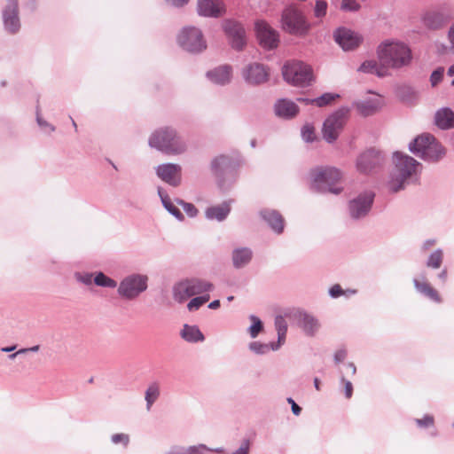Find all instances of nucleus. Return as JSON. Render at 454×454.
Masks as SVG:
<instances>
[{"mask_svg": "<svg viewBox=\"0 0 454 454\" xmlns=\"http://www.w3.org/2000/svg\"><path fill=\"white\" fill-rule=\"evenodd\" d=\"M395 167L390 175L388 189L391 192H398L417 179L418 168L420 163L414 158L395 152L393 155Z\"/></svg>", "mask_w": 454, "mask_h": 454, "instance_id": "f257e3e1", "label": "nucleus"}, {"mask_svg": "<svg viewBox=\"0 0 454 454\" xmlns=\"http://www.w3.org/2000/svg\"><path fill=\"white\" fill-rule=\"evenodd\" d=\"M149 145L167 155H180L187 151L186 142L172 127H162L153 132Z\"/></svg>", "mask_w": 454, "mask_h": 454, "instance_id": "f03ea898", "label": "nucleus"}, {"mask_svg": "<svg viewBox=\"0 0 454 454\" xmlns=\"http://www.w3.org/2000/svg\"><path fill=\"white\" fill-rule=\"evenodd\" d=\"M409 150L425 161L436 163L446 155L445 147L431 133H422L410 144Z\"/></svg>", "mask_w": 454, "mask_h": 454, "instance_id": "7ed1b4c3", "label": "nucleus"}, {"mask_svg": "<svg viewBox=\"0 0 454 454\" xmlns=\"http://www.w3.org/2000/svg\"><path fill=\"white\" fill-rule=\"evenodd\" d=\"M311 188L318 192L340 194L343 188L338 186L342 178L341 171L331 166L316 167L309 171Z\"/></svg>", "mask_w": 454, "mask_h": 454, "instance_id": "20e7f679", "label": "nucleus"}, {"mask_svg": "<svg viewBox=\"0 0 454 454\" xmlns=\"http://www.w3.org/2000/svg\"><path fill=\"white\" fill-rule=\"evenodd\" d=\"M378 59L383 67L400 68L408 66L411 60L410 48L402 43L386 41L377 50Z\"/></svg>", "mask_w": 454, "mask_h": 454, "instance_id": "39448f33", "label": "nucleus"}, {"mask_svg": "<svg viewBox=\"0 0 454 454\" xmlns=\"http://www.w3.org/2000/svg\"><path fill=\"white\" fill-rule=\"evenodd\" d=\"M280 25L284 32L298 37H305L311 29V24L304 12L294 6L286 7L282 11Z\"/></svg>", "mask_w": 454, "mask_h": 454, "instance_id": "423d86ee", "label": "nucleus"}, {"mask_svg": "<svg viewBox=\"0 0 454 454\" xmlns=\"http://www.w3.org/2000/svg\"><path fill=\"white\" fill-rule=\"evenodd\" d=\"M282 74L285 81L297 87H308L314 80L312 68L301 61L287 62Z\"/></svg>", "mask_w": 454, "mask_h": 454, "instance_id": "0eeeda50", "label": "nucleus"}, {"mask_svg": "<svg viewBox=\"0 0 454 454\" xmlns=\"http://www.w3.org/2000/svg\"><path fill=\"white\" fill-rule=\"evenodd\" d=\"M349 112L348 106H341L324 121L322 134L327 143L332 144L337 140L348 119Z\"/></svg>", "mask_w": 454, "mask_h": 454, "instance_id": "6e6552de", "label": "nucleus"}, {"mask_svg": "<svg viewBox=\"0 0 454 454\" xmlns=\"http://www.w3.org/2000/svg\"><path fill=\"white\" fill-rule=\"evenodd\" d=\"M211 286V284L201 279H185L174 286L173 296L176 301L182 303L191 297L209 291Z\"/></svg>", "mask_w": 454, "mask_h": 454, "instance_id": "1a4fd4ad", "label": "nucleus"}, {"mask_svg": "<svg viewBox=\"0 0 454 454\" xmlns=\"http://www.w3.org/2000/svg\"><path fill=\"white\" fill-rule=\"evenodd\" d=\"M179 45L185 51L199 53L207 48L202 32L195 27H184L177 36Z\"/></svg>", "mask_w": 454, "mask_h": 454, "instance_id": "9d476101", "label": "nucleus"}, {"mask_svg": "<svg viewBox=\"0 0 454 454\" xmlns=\"http://www.w3.org/2000/svg\"><path fill=\"white\" fill-rule=\"evenodd\" d=\"M238 162L227 155H220L211 161V170L217 178L221 188L225 186V179L235 178Z\"/></svg>", "mask_w": 454, "mask_h": 454, "instance_id": "9b49d317", "label": "nucleus"}, {"mask_svg": "<svg viewBox=\"0 0 454 454\" xmlns=\"http://www.w3.org/2000/svg\"><path fill=\"white\" fill-rule=\"evenodd\" d=\"M147 282L148 277L146 275H129L120 283L118 293L123 298L133 299L146 290Z\"/></svg>", "mask_w": 454, "mask_h": 454, "instance_id": "f8f14e48", "label": "nucleus"}, {"mask_svg": "<svg viewBox=\"0 0 454 454\" xmlns=\"http://www.w3.org/2000/svg\"><path fill=\"white\" fill-rule=\"evenodd\" d=\"M375 194L371 191H365L358 194L348 202V214L353 220H360L366 217L372 209Z\"/></svg>", "mask_w": 454, "mask_h": 454, "instance_id": "ddd939ff", "label": "nucleus"}, {"mask_svg": "<svg viewBox=\"0 0 454 454\" xmlns=\"http://www.w3.org/2000/svg\"><path fill=\"white\" fill-rule=\"evenodd\" d=\"M385 161L381 152L369 149L361 153L356 160V168L360 173L369 174L380 168Z\"/></svg>", "mask_w": 454, "mask_h": 454, "instance_id": "4468645a", "label": "nucleus"}, {"mask_svg": "<svg viewBox=\"0 0 454 454\" xmlns=\"http://www.w3.org/2000/svg\"><path fill=\"white\" fill-rule=\"evenodd\" d=\"M223 30L229 39L231 47L236 51H242L247 43L244 27L235 20H225Z\"/></svg>", "mask_w": 454, "mask_h": 454, "instance_id": "2eb2a0df", "label": "nucleus"}, {"mask_svg": "<svg viewBox=\"0 0 454 454\" xmlns=\"http://www.w3.org/2000/svg\"><path fill=\"white\" fill-rule=\"evenodd\" d=\"M255 31L261 46L267 50H272L278 47L279 43V35L267 22L258 20L255 22Z\"/></svg>", "mask_w": 454, "mask_h": 454, "instance_id": "dca6fc26", "label": "nucleus"}, {"mask_svg": "<svg viewBox=\"0 0 454 454\" xmlns=\"http://www.w3.org/2000/svg\"><path fill=\"white\" fill-rule=\"evenodd\" d=\"M6 1L7 4L2 12L4 27L9 34H16L20 28L18 0Z\"/></svg>", "mask_w": 454, "mask_h": 454, "instance_id": "f3484780", "label": "nucleus"}, {"mask_svg": "<svg viewBox=\"0 0 454 454\" xmlns=\"http://www.w3.org/2000/svg\"><path fill=\"white\" fill-rule=\"evenodd\" d=\"M157 176L168 184L176 187L181 184L182 167L176 163H163L155 168Z\"/></svg>", "mask_w": 454, "mask_h": 454, "instance_id": "a211bd4d", "label": "nucleus"}, {"mask_svg": "<svg viewBox=\"0 0 454 454\" xmlns=\"http://www.w3.org/2000/svg\"><path fill=\"white\" fill-rule=\"evenodd\" d=\"M242 77L248 84L259 85L268 81L269 70L260 63L248 64L242 70Z\"/></svg>", "mask_w": 454, "mask_h": 454, "instance_id": "6ab92c4d", "label": "nucleus"}, {"mask_svg": "<svg viewBox=\"0 0 454 454\" xmlns=\"http://www.w3.org/2000/svg\"><path fill=\"white\" fill-rule=\"evenodd\" d=\"M333 37L344 51L354 50L362 42V37L358 34L346 27L337 28L333 33Z\"/></svg>", "mask_w": 454, "mask_h": 454, "instance_id": "aec40b11", "label": "nucleus"}, {"mask_svg": "<svg viewBox=\"0 0 454 454\" xmlns=\"http://www.w3.org/2000/svg\"><path fill=\"white\" fill-rule=\"evenodd\" d=\"M197 11L204 17L219 18L226 10L223 0H198Z\"/></svg>", "mask_w": 454, "mask_h": 454, "instance_id": "412c9836", "label": "nucleus"}, {"mask_svg": "<svg viewBox=\"0 0 454 454\" xmlns=\"http://www.w3.org/2000/svg\"><path fill=\"white\" fill-rule=\"evenodd\" d=\"M274 111L277 116L289 120L298 114L299 106L290 99L281 98L275 103Z\"/></svg>", "mask_w": 454, "mask_h": 454, "instance_id": "4be33fe9", "label": "nucleus"}, {"mask_svg": "<svg viewBox=\"0 0 454 454\" xmlns=\"http://www.w3.org/2000/svg\"><path fill=\"white\" fill-rule=\"evenodd\" d=\"M262 218L277 234H281L285 227V220L279 212L274 209H262L260 211Z\"/></svg>", "mask_w": 454, "mask_h": 454, "instance_id": "5701e85b", "label": "nucleus"}, {"mask_svg": "<svg viewBox=\"0 0 454 454\" xmlns=\"http://www.w3.org/2000/svg\"><path fill=\"white\" fill-rule=\"evenodd\" d=\"M449 20L448 15L438 11L427 12L422 17L424 26L431 30L442 28Z\"/></svg>", "mask_w": 454, "mask_h": 454, "instance_id": "b1692460", "label": "nucleus"}, {"mask_svg": "<svg viewBox=\"0 0 454 454\" xmlns=\"http://www.w3.org/2000/svg\"><path fill=\"white\" fill-rule=\"evenodd\" d=\"M434 124L442 130L454 129V112L449 107L438 109L434 116Z\"/></svg>", "mask_w": 454, "mask_h": 454, "instance_id": "393cba45", "label": "nucleus"}, {"mask_svg": "<svg viewBox=\"0 0 454 454\" xmlns=\"http://www.w3.org/2000/svg\"><path fill=\"white\" fill-rule=\"evenodd\" d=\"M381 99L379 96L354 102L357 112L364 117L377 113L381 107Z\"/></svg>", "mask_w": 454, "mask_h": 454, "instance_id": "a878e982", "label": "nucleus"}, {"mask_svg": "<svg viewBox=\"0 0 454 454\" xmlns=\"http://www.w3.org/2000/svg\"><path fill=\"white\" fill-rule=\"evenodd\" d=\"M207 77L217 85H225L231 82V67L224 65L215 67L207 73Z\"/></svg>", "mask_w": 454, "mask_h": 454, "instance_id": "bb28decb", "label": "nucleus"}, {"mask_svg": "<svg viewBox=\"0 0 454 454\" xmlns=\"http://www.w3.org/2000/svg\"><path fill=\"white\" fill-rule=\"evenodd\" d=\"M253 252L249 247H237L231 254L232 265L235 269H241L249 264Z\"/></svg>", "mask_w": 454, "mask_h": 454, "instance_id": "cd10ccee", "label": "nucleus"}, {"mask_svg": "<svg viewBox=\"0 0 454 454\" xmlns=\"http://www.w3.org/2000/svg\"><path fill=\"white\" fill-rule=\"evenodd\" d=\"M231 211V206L228 202H223L221 205L209 207L205 212V215L209 220H217L218 222L223 221Z\"/></svg>", "mask_w": 454, "mask_h": 454, "instance_id": "c85d7f7f", "label": "nucleus"}, {"mask_svg": "<svg viewBox=\"0 0 454 454\" xmlns=\"http://www.w3.org/2000/svg\"><path fill=\"white\" fill-rule=\"evenodd\" d=\"M415 289L418 293L428 298L434 302H440L441 298L438 292L427 282L419 281L417 278L413 279Z\"/></svg>", "mask_w": 454, "mask_h": 454, "instance_id": "c756f323", "label": "nucleus"}, {"mask_svg": "<svg viewBox=\"0 0 454 454\" xmlns=\"http://www.w3.org/2000/svg\"><path fill=\"white\" fill-rule=\"evenodd\" d=\"M158 195L160 198L163 207L166 208V210H168L169 214H171L179 221L184 220V215L182 212L172 204L167 192L160 187L158 188Z\"/></svg>", "mask_w": 454, "mask_h": 454, "instance_id": "7c9ffc66", "label": "nucleus"}, {"mask_svg": "<svg viewBox=\"0 0 454 454\" xmlns=\"http://www.w3.org/2000/svg\"><path fill=\"white\" fill-rule=\"evenodd\" d=\"M387 67L378 64L375 60H366L359 67V71L368 74H375L379 77H384L387 74Z\"/></svg>", "mask_w": 454, "mask_h": 454, "instance_id": "2f4dec72", "label": "nucleus"}, {"mask_svg": "<svg viewBox=\"0 0 454 454\" xmlns=\"http://www.w3.org/2000/svg\"><path fill=\"white\" fill-rule=\"evenodd\" d=\"M181 336L189 342L202 341L204 340V335L195 325H184L181 331Z\"/></svg>", "mask_w": 454, "mask_h": 454, "instance_id": "473e14b6", "label": "nucleus"}, {"mask_svg": "<svg viewBox=\"0 0 454 454\" xmlns=\"http://www.w3.org/2000/svg\"><path fill=\"white\" fill-rule=\"evenodd\" d=\"M275 325H276V328H277L278 335V344L276 348H274L275 349H277V348H278L279 346H281L285 342L286 334V331H287V325H286V322L282 315H278L276 317Z\"/></svg>", "mask_w": 454, "mask_h": 454, "instance_id": "72a5a7b5", "label": "nucleus"}, {"mask_svg": "<svg viewBox=\"0 0 454 454\" xmlns=\"http://www.w3.org/2000/svg\"><path fill=\"white\" fill-rule=\"evenodd\" d=\"M443 261V252L442 249H436L428 256L426 265L431 269H439Z\"/></svg>", "mask_w": 454, "mask_h": 454, "instance_id": "f704fd0d", "label": "nucleus"}, {"mask_svg": "<svg viewBox=\"0 0 454 454\" xmlns=\"http://www.w3.org/2000/svg\"><path fill=\"white\" fill-rule=\"evenodd\" d=\"M160 395V387L157 383L149 385L145 391V401L147 403V410H150L153 403L157 400Z\"/></svg>", "mask_w": 454, "mask_h": 454, "instance_id": "c9c22d12", "label": "nucleus"}, {"mask_svg": "<svg viewBox=\"0 0 454 454\" xmlns=\"http://www.w3.org/2000/svg\"><path fill=\"white\" fill-rule=\"evenodd\" d=\"M301 325L302 329L309 334H312L317 328V323L315 318L309 314H302L301 319Z\"/></svg>", "mask_w": 454, "mask_h": 454, "instance_id": "e433bc0d", "label": "nucleus"}, {"mask_svg": "<svg viewBox=\"0 0 454 454\" xmlns=\"http://www.w3.org/2000/svg\"><path fill=\"white\" fill-rule=\"evenodd\" d=\"M328 294L329 295L332 297V298H339L340 296H346V297H349L350 295H354L355 294H356V290L355 289H342V287L340 286V285L339 284H335L333 285V286L330 287L329 291H328Z\"/></svg>", "mask_w": 454, "mask_h": 454, "instance_id": "4c0bfd02", "label": "nucleus"}, {"mask_svg": "<svg viewBox=\"0 0 454 454\" xmlns=\"http://www.w3.org/2000/svg\"><path fill=\"white\" fill-rule=\"evenodd\" d=\"M340 95L337 93H324L318 98H312V101L315 102V105L318 107H323L332 104L335 99L339 98Z\"/></svg>", "mask_w": 454, "mask_h": 454, "instance_id": "58836bf2", "label": "nucleus"}, {"mask_svg": "<svg viewBox=\"0 0 454 454\" xmlns=\"http://www.w3.org/2000/svg\"><path fill=\"white\" fill-rule=\"evenodd\" d=\"M94 283L98 286H104V287H110L114 288L117 286V283L113 278H110L109 277L106 276L102 272H98L94 279Z\"/></svg>", "mask_w": 454, "mask_h": 454, "instance_id": "ea45409f", "label": "nucleus"}, {"mask_svg": "<svg viewBox=\"0 0 454 454\" xmlns=\"http://www.w3.org/2000/svg\"><path fill=\"white\" fill-rule=\"evenodd\" d=\"M209 301V294H204L193 297L187 303L186 308L190 311L198 310L200 309L202 305Z\"/></svg>", "mask_w": 454, "mask_h": 454, "instance_id": "a19ab883", "label": "nucleus"}, {"mask_svg": "<svg viewBox=\"0 0 454 454\" xmlns=\"http://www.w3.org/2000/svg\"><path fill=\"white\" fill-rule=\"evenodd\" d=\"M203 450L215 451V452H218V453L223 451V450H221V449L212 450V449H208L204 444H200L199 446H190L186 450H184L183 451L178 452L176 454H205L203 452Z\"/></svg>", "mask_w": 454, "mask_h": 454, "instance_id": "79ce46f5", "label": "nucleus"}, {"mask_svg": "<svg viewBox=\"0 0 454 454\" xmlns=\"http://www.w3.org/2000/svg\"><path fill=\"white\" fill-rule=\"evenodd\" d=\"M398 95L403 101H411L417 98L416 90L410 86H402L398 89Z\"/></svg>", "mask_w": 454, "mask_h": 454, "instance_id": "37998d69", "label": "nucleus"}, {"mask_svg": "<svg viewBox=\"0 0 454 454\" xmlns=\"http://www.w3.org/2000/svg\"><path fill=\"white\" fill-rule=\"evenodd\" d=\"M327 7L328 4L325 0H317L313 9L314 16L317 19H323L326 15Z\"/></svg>", "mask_w": 454, "mask_h": 454, "instance_id": "c03bdc74", "label": "nucleus"}, {"mask_svg": "<svg viewBox=\"0 0 454 454\" xmlns=\"http://www.w3.org/2000/svg\"><path fill=\"white\" fill-rule=\"evenodd\" d=\"M252 325L249 327V333L252 338H255L262 330V322L256 317H251Z\"/></svg>", "mask_w": 454, "mask_h": 454, "instance_id": "a18cd8bd", "label": "nucleus"}, {"mask_svg": "<svg viewBox=\"0 0 454 454\" xmlns=\"http://www.w3.org/2000/svg\"><path fill=\"white\" fill-rule=\"evenodd\" d=\"M301 137L304 141L309 143L313 142L316 138L315 129L311 124H305L301 128Z\"/></svg>", "mask_w": 454, "mask_h": 454, "instance_id": "49530a36", "label": "nucleus"}, {"mask_svg": "<svg viewBox=\"0 0 454 454\" xmlns=\"http://www.w3.org/2000/svg\"><path fill=\"white\" fill-rule=\"evenodd\" d=\"M340 8L343 12H357L361 5L356 0H341Z\"/></svg>", "mask_w": 454, "mask_h": 454, "instance_id": "de8ad7c7", "label": "nucleus"}, {"mask_svg": "<svg viewBox=\"0 0 454 454\" xmlns=\"http://www.w3.org/2000/svg\"><path fill=\"white\" fill-rule=\"evenodd\" d=\"M176 202L178 205H180L183 207V209L185 211V213L189 216L193 217V216L197 215L198 209L195 207V206L193 204L185 202L182 200H177Z\"/></svg>", "mask_w": 454, "mask_h": 454, "instance_id": "09e8293b", "label": "nucleus"}, {"mask_svg": "<svg viewBox=\"0 0 454 454\" xmlns=\"http://www.w3.org/2000/svg\"><path fill=\"white\" fill-rule=\"evenodd\" d=\"M444 73L443 67H438L435 69L430 76V82L433 87L436 86L442 79Z\"/></svg>", "mask_w": 454, "mask_h": 454, "instance_id": "8fccbe9b", "label": "nucleus"}, {"mask_svg": "<svg viewBox=\"0 0 454 454\" xmlns=\"http://www.w3.org/2000/svg\"><path fill=\"white\" fill-rule=\"evenodd\" d=\"M416 423L420 427H429L434 426V419L432 415H425L422 419H416Z\"/></svg>", "mask_w": 454, "mask_h": 454, "instance_id": "3c124183", "label": "nucleus"}, {"mask_svg": "<svg viewBox=\"0 0 454 454\" xmlns=\"http://www.w3.org/2000/svg\"><path fill=\"white\" fill-rule=\"evenodd\" d=\"M112 441L114 443H122L127 445L129 442V436L125 434H116L112 436Z\"/></svg>", "mask_w": 454, "mask_h": 454, "instance_id": "603ef678", "label": "nucleus"}, {"mask_svg": "<svg viewBox=\"0 0 454 454\" xmlns=\"http://www.w3.org/2000/svg\"><path fill=\"white\" fill-rule=\"evenodd\" d=\"M36 121H37L38 125L41 128L48 127V128H50V131L51 132L55 130V128L52 125L49 124L47 121H45L44 120L42 119V117L39 115V111L38 110H37V113H36Z\"/></svg>", "mask_w": 454, "mask_h": 454, "instance_id": "864d4df0", "label": "nucleus"}, {"mask_svg": "<svg viewBox=\"0 0 454 454\" xmlns=\"http://www.w3.org/2000/svg\"><path fill=\"white\" fill-rule=\"evenodd\" d=\"M342 381L344 383V388H345V395L347 398H350L353 394V386L352 383L348 380H346L342 379Z\"/></svg>", "mask_w": 454, "mask_h": 454, "instance_id": "5fc2aeb1", "label": "nucleus"}, {"mask_svg": "<svg viewBox=\"0 0 454 454\" xmlns=\"http://www.w3.org/2000/svg\"><path fill=\"white\" fill-rule=\"evenodd\" d=\"M78 280L85 285H90L92 283L93 276L92 274H83V275H78Z\"/></svg>", "mask_w": 454, "mask_h": 454, "instance_id": "6e6d98bb", "label": "nucleus"}, {"mask_svg": "<svg viewBox=\"0 0 454 454\" xmlns=\"http://www.w3.org/2000/svg\"><path fill=\"white\" fill-rule=\"evenodd\" d=\"M346 356H347L346 350L345 349H339L334 354V360L338 364V363L342 362L346 358Z\"/></svg>", "mask_w": 454, "mask_h": 454, "instance_id": "4d7b16f0", "label": "nucleus"}, {"mask_svg": "<svg viewBox=\"0 0 454 454\" xmlns=\"http://www.w3.org/2000/svg\"><path fill=\"white\" fill-rule=\"evenodd\" d=\"M435 47H436V52L439 55H445L449 51V47L442 43H436Z\"/></svg>", "mask_w": 454, "mask_h": 454, "instance_id": "13d9d810", "label": "nucleus"}, {"mask_svg": "<svg viewBox=\"0 0 454 454\" xmlns=\"http://www.w3.org/2000/svg\"><path fill=\"white\" fill-rule=\"evenodd\" d=\"M436 240L434 239H429L424 241L421 249L422 251L426 252L431 247H433L435 244Z\"/></svg>", "mask_w": 454, "mask_h": 454, "instance_id": "bf43d9fd", "label": "nucleus"}, {"mask_svg": "<svg viewBox=\"0 0 454 454\" xmlns=\"http://www.w3.org/2000/svg\"><path fill=\"white\" fill-rule=\"evenodd\" d=\"M166 2L176 7H182L186 4L189 0H166Z\"/></svg>", "mask_w": 454, "mask_h": 454, "instance_id": "052dcab7", "label": "nucleus"}, {"mask_svg": "<svg viewBox=\"0 0 454 454\" xmlns=\"http://www.w3.org/2000/svg\"><path fill=\"white\" fill-rule=\"evenodd\" d=\"M448 39L451 45V50L454 51V25H452L448 32Z\"/></svg>", "mask_w": 454, "mask_h": 454, "instance_id": "680f3d73", "label": "nucleus"}, {"mask_svg": "<svg viewBox=\"0 0 454 454\" xmlns=\"http://www.w3.org/2000/svg\"><path fill=\"white\" fill-rule=\"evenodd\" d=\"M288 401H289V403H292V411H293V412H294L295 415H299V414H300V412H301V407H299V405H298V404H296V403H294L291 398H290V399H288Z\"/></svg>", "mask_w": 454, "mask_h": 454, "instance_id": "e2e57ef3", "label": "nucleus"}, {"mask_svg": "<svg viewBox=\"0 0 454 454\" xmlns=\"http://www.w3.org/2000/svg\"><path fill=\"white\" fill-rule=\"evenodd\" d=\"M438 278L442 282V283H445L446 280H447V270L444 269L442 270L439 274H438Z\"/></svg>", "mask_w": 454, "mask_h": 454, "instance_id": "0e129e2a", "label": "nucleus"}, {"mask_svg": "<svg viewBox=\"0 0 454 454\" xmlns=\"http://www.w3.org/2000/svg\"><path fill=\"white\" fill-rule=\"evenodd\" d=\"M296 100L300 103H304L306 105H309V104H315L314 101H312V98H297Z\"/></svg>", "mask_w": 454, "mask_h": 454, "instance_id": "69168bd1", "label": "nucleus"}, {"mask_svg": "<svg viewBox=\"0 0 454 454\" xmlns=\"http://www.w3.org/2000/svg\"><path fill=\"white\" fill-rule=\"evenodd\" d=\"M219 306H220V301H219V300H215V301H211V302L208 304V306H207V307H208V309H218V308H219Z\"/></svg>", "mask_w": 454, "mask_h": 454, "instance_id": "338daca9", "label": "nucleus"}, {"mask_svg": "<svg viewBox=\"0 0 454 454\" xmlns=\"http://www.w3.org/2000/svg\"><path fill=\"white\" fill-rule=\"evenodd\" d=\"M247 451H248V447L247 446H241L233 454H247Z\"/></svg>", "mask_w": 454, "mask_h": 454, "instance_id": "774afa93", "label": "nucleus"}]
</instances>
